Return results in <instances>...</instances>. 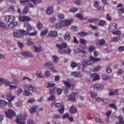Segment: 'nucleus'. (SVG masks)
<instances>
[{"instance_id":"nucleus-1","label":"nucleus","mask_w":124,"mask_h":124,"mask_svg":"<svg viewBox=\"0 0 124 124\" xmlns=\"http://www.w3.org/2000/svg\"><path fill=\"white\" fill-rule=\"evenodd\" d=\"M56 48L58 50L59 54L63 55V54H66L69 55L71 53V50L67 48V44L66 43H62V44H57L55 46Z\"/></svg>"},{"instance_id":"nucleus-2","label":"nucleus","mask_w":124,"mask_h":124,"mask_svg":"<svg viewBox=\"0 0 124 124\" xmlns=\"http://www.w3.org/2000/svg\"><path fill=\"white\" fill-rule=\"evenodd\" d=\"M89 60H83L82 62V67L83 68H86L88 65H90V66H94V62H99L100 61V58H95L93 56H91Z\"/></svg>"},{"instance_id":"nucleus-3","label":"nucleus","mask_w":124,"mask_h":124,"mask_svg":"<svg viewBox=\"0 0 124 124\" xmlns=\"http://www.w3.org/2000/svg\"><path fill=\"white\" fill-rule=\"evenodd\" d=\"M23 88L25 90L23 93L24 96H30V95H31V93L30 92V91L33 92L34 93L36 92V88L33 87V86H32V85L31 84L25 85Z\"/></svg>"},{"instance_id":"nucleus-4","label":"nucleus","mask_w":124,"mask_h":124,"mask_svg":"<svg viewBox=\"0 0 124 124\" xmlns=\"http://www.w3.org/2000/svg\"><path fill=\"white\" fill-rule=\"evenodd\" d=\"M72 22H73V20L72 19H70L58 22L56 24L55 28L56 29H61L63 27H65V28H68V26L70 24H71V23H72Z\"/></svg>"},{"instance_id":"nucleus-5","label":"nucleus","mask_w":124,"mask_h":124,"mask_svg":"<svg viewBox=\"0 0 124 124\" xmlns=\"http://www.w3.org/2000/svg\"><path fill=\"white\" fill-rule=\"evenodd\" d=\"M24 35H28V32L25 30H20L19 31L14 32V36L19 38V37H23Z\"/></svg>"},{"instance_id":"nucleus-6","label":"nucleus","mask_w":124,"mask_h":124,"mask_svg":"<svg viewBox=\"0 0 124 124\" xmlns=\"http://www.w3.org/2000/svg\"><path fill=\"white\" fill-rule=\"evenodd\" d=\"M62 83L66 87V88H65L64 90V93H68V89H69V90H71V91H72V90H73V89H74V87H75V85H74V84H70V83H69V82H68V81H65V80H63Z\"/></svg>"},{"instance_id":"nucleus-7","label":"nucleus","mask_w":124,"mask_h":124,"mask_svg":"<svg viewBox=\"0 0 124 124\" xmlns=\"http://www.w3.org/2000/svg\"><path fill=\"white\" fill-rule=\"evenodd\" d=\"M44 66L47 67L49 69H50V70L52 71L54 73H56V72H57V70L56 69V68L55 67V65H54V63L52 62H45L44 64Z\"/></svg>"},{"instance_id":"nucleus-8","label":"nucleus","mask_w":124,"mask_h":124,"mask_svg":"<svg viewBox=\"0 0 124 124\" xmlns=\"http://www.w3.org/2000/svg\"><path fill=\"white\" fill-rule=\"evenodd\" d=\"M16 123L18 124H26L25 117L22 116V114H19L16 116Z\"/></svg>"},{"instance_id":"nucleus-9","label":"nucleus","mask_w":124,"mask_h":124,"mask_svg":"<svg viewBox=\"0 0 124 124\" xmlns=\"http://www.w3.org/2000/svg\"><path fill=\"white\" fill-rule=\"evenodd\" d=\"M5 114L9 119H12V117L16 116V113L11 109H9L8 111H5Z\"/></svg>"},{"instance_id":"nucleus-10","label":"nucleus","mask_w":124,"mask_h":124,"mask_svg":"<svg viewBox=\"0 0 124 124\" xmlns=\"http://www.w3.org/2000/svg\"><path fill=\"white\" fill-rule=\"evenodd\" d=\"M58 93V94L59 95L62 93V90L61 89L57 88V87L52 88H50L49 89V93L50 94H53L54 93H55L56 92Z\"/></svg>"},{"instance_id":"nucleus-11","label":"nucleus","mask_w":124,"mask_h":124,"mask_svg":"<svg viewBox=\"0 0 124 124\" xmlns=\"http://www.w3.org/2000/svg\"><path fill=\"white\" fill-rule=\"evenodd\" d=\"M16 17L14 16H6L5 17L6 23H13L15 21Z\"/></svg>"},{"instance_id":"nucleus-12","label":"nucleus","mask_w":124,"mask_h":124,"mask_svg":"<svg viewBox=\"0 0 124 124\" xmlns=\"http://www.w3.org/2000/svg\"><path fill=\"white\" fill-rule=\"evenodd\" d=\"M3 97L7 99L8 101H12L15 98V96H12L11 92H9L6 96H3Z\"/></svg>"},{"instance_id":"nucleus-13","label":"nucleus","mask_w":124,"mask_h":124,"mask_svg":"<svg viewBox=\"0 0 124 124\" xmlns=\"http://www.w3.org/2000/svg\"><path fill=\"white\" fill-rule=\"evenodd\" d=\"M93 88L96 91H102L104 89V86L102 84L95 83L93 85Z\"/></svg>"},{"instance_id":"nucleus-14","label":"nucleus","mask_w":124,"mask_h":124,"mask_svg":"<svg viewBox=\"0 0 124 124\" xmlns=\"http://www.w3.org/2000/svg\"><path fill=\"white\" fill-rule=\"evenodd\" d=\"M30 0H20V3L21 4H24L25 6H27L28 7H31L32 8H33L34 7V5H32L31 3H26L30 2Z\"/></svg>"},{"instance_id":"nucleus-15","label":"nucleus","mask_w":124,"mask_h":124,"mask_svg":"<svg viewBox=\"0 0 124 124\" xmlns=\"http://www.w3.org/2000/svg\"><path fill=\"white\" fill-rule=\"evenodd\" d=\"M117 27H118V25L116 24V23H113L110 24L108 29L109 31H110V32L114 31L115 30H117Z\"/></svg>"},{"instance_id":"nucleus-16","label":"nucleus","mask_w":124,"mask_h":124,"mask_svg":"<svg viewBox=\"0 0 124 124\" xmlns=\"http://www.w3.org/2000/svg\"><path fill=\"white\" fill-rule=\"evenodd\" d=\"M21 55L25 58H27V57H29L30 58H33V55L31 54V52H29L28 51H23L21 53Z\"/></svg>"},{"instance_id":"nucleus-17","label":"nucleus","mask_w":124,"mask_h":124,"mask_svg":"<svg viewBox=\"0 0 124 124\" xmlns=\"http://www.w3.org/2000/svg\"><path fill=\"white\" fill-rule=\"evenodd\" d=\"M71 75L74 76V77H77V78H81L82 77V74H81L80 72H73L71 73Z\"/></svg>"},{"instance_id":"nucleus-18","label":"nucleus","mask_w":124,"mask_h":124,"mask_svg":"<svg viewBox=\"0 0 124 124\" xmlns=\"http://www.w3.org/2000/svg\"><path fill=\"white\" fill-rule=\"evenodd\" d=\"M90 76L93 78V81H97L98 80H99V75H97V73L91 74L90 75Z\"/></svg>"},{"instance_id":"nucleus-19","label":"nucleus","mask_w":124,"mask_h":124,"mask_svg":"<svg viewBox=\"0 0 124 124\" xmlns=\"http://www.w3.org/2000/svg\"><path fill=\"white\" fill-rule=\"evenodd\" d=\"M108 94L109 95H111V96L114 95V94L118 95H119V91L118 90H109Z\"/></svg>"},{"instance_id":"nucleus-20","label":"nucleus","mask_w":124,"mask_h":124,"mask_svg":"<svg viewBox=\"0 0 124 124\" xmlns=\"http://www.w3.org/2000/svg\"><path fill=\"white\" fill-rule=\"evenodd\" d=\"M48 34V36H51V37H56L58 36V32L57 31H50Z\"/></svg>"},{"instance_id":"nucleus-21","label":"nucleus","mask_w":124,"mask_h":124,"mask_svg":"<svg viewBox=\"0 0 124 124\" xmlns=\"http://www.w3.org/2000/svg\"><path fill=\"white\" fill-rule=\"evenodd\" d=\"M54 106L56 108H60V107H62V104L60 103H56L55 102H52L51 104V107H54Z\"/></svg>"},{"instance_id":"nucleus-22","label":"nucleus","mask_w":124,"mask_h":124,"mask_svg":"<svg viewBox=\"0 0 124 124\" xmlns=\"http://www.w3.org/2000/svg\"><path fill=\"white\" fill-rule=\"evenodd\" d=\"M76 94L75 93H72L68 98V100L70 101H75V96H76Z\"/></svg>"},{"instance_id":"nucleus-23","label":"nucleus","mask_w":124,"mask_h":124,"mask_svg":"<svg viewBox=\"0 0 124 124\" xmlns=\"http://www.w3.org/2000/svg\"><path fill=\"white\" fill-rule=\"evenodd\" d=\"M37 107L38 106L37 105H35L30 109V112L31 115H33V114L36 112V109H37Z\"/></svg>"},{"instance_id":"nucleus-24","label":"nucleus","mask_w":124,"mask_h":124,"mask_svg":"<svg viewBox=\"0 0 124 124\" xmlns=\"http://www.w3.org/2000/svg\"><path fill=\"white\" fill-rule=\"evenodd\" d=\"M69 112L71 114H75L77 113V108L74 106H71L69 109Z\"/></svg>"},{"instance_id":"nucleus-25","label":"nucleus","mask_w":124,"mask_h":124,"mask_svg":"<svg viewBox=\"0 0 124 124\" xmlns=\"http://www.w3.org/2000/svg\"><path fill=\"white\" fill-rule=\"evenodd\" d=\"M64 39L67 41H69L71 39V37L70 36V33L67 32L64 35Z\"/></svg>"},{"instance_id":"nucleus-26","label":"nucleus","mask_w":124,"mask_h":124,"mask_svg":"<svg viewBox=\"0 0 124 124\" xmlns=\"http://www.w3.org/2000/svg\"><path fill=\"white\" fill-rule=\"evenodd\" d=\"M118 119L119 121L116 122V124H124V117L123 116H119Z\"/></svg>"},{"instance_id":"nucleus-27","label":"nucleus","mask_w":124,"mask_h":124,"mask_svg":"<svg viewBox=\"0 0 124 124\" xmlns=\"http://www.w3.org/2000/svg\"><path fill=\"white\" fill-rule=\"evenodd\" d=\"M97 45H100V46H103L105 44V40L104 39H102L98 40L96 42Z\"/></svg>"},{"instance_id":"nucleus-28","label":"nucleus","mask_w":124,"mask_h":124,"mask_svg":"<svg viewBox=\"0 0 124 124\" xmlns=\"http://www.w3.org/2000/svg\"><path fill=\"white\" fill-rule=\"evenodd\" d=\"M18 25V22H10V24L8 25V27L10 29H12L16 27Z\"/></svg>"},{"instance_id":"nucleus-29","label":"nucleus","mask_w":124,"mask_h":124,"mask_svg":"<svg viewBox=\"0 0 124 124\" xmlns=\"http://www.w3.org/2000/svg\"><path fill=\"white\" fill-rule=\"evenodd\" d=\"M34 52L35 53H40V52H41L42 51V47L41 46H34Z\"/></svg>"},{"instance_id":"nucleus-30","label":"nucleus","mask_w":124,"mask_h":124,"mask_svg":"<svg viewBox=\"0 0 124 124\" xmlns=\"http://www.w3.org/2000/svg\"><path fill=\"white\" fill-rule=\"evenodd\" d=\"M53 11H54V9H53V7H49L47 8L46 13L48 15H50V14H52V13H53Z\"/></svg>"},{"instance_id":"nucleus-31","label":"nucleus","mask_w":124,"mask_h":124,"mask_svg":"<svg viewBox=\"0 0 124 124\" xmlns=\"http://www.w3.org/2000/svg\"><path fill=\"white\" fill-rule=\"evenodd\" d=\"M24 26L27 28V31H31V26L30 25L29 22H26Z\"/></svg>"},{"instance_id":"nucleus-32","label":"nucleus","mask_w":124,"mask_h":124,"mask_svg":"<svg viewBox=\"0 0 124 124\" xmlns=\"http://www.w3.org/2000/svg\"><path fill=\"white\" fill-rule=\"evenodd\" d=\"M52 61L55 63H57L59 62V57L56 55H53L52 56Z\"/></svg>"},{"instance_id":"nucleus-33","label":"nucleus","mask_w":124,"mask_h":124,"mask_svg":"<svg viewBox=\"0 0 124 124\" xmlns=\"http://www.w3.org/2000/svg\"><path fill=\"white\" fill-rule=\"evenodd\" d=\"M75 53H76V54H77V53H81V54H83L84 55H86L87 54L86 51H84V50H80V48H77L75 50Z\"/></svg>"},{"instance_id":"nucleus-34","label":"nucleus","mask_w":124,"mask_h":124,"mask_svg":"<svg viewBox=\"0 0 124 124\" xmlns=\"http://www.w3.org/2000/svg\"><path fill=\"white\" fill-rule=\"evenodd\" d=\"M101 77H102V79L103 80H104V81H106L107 80H108V79L110 78V76L106 74H103L101 76Z\"/></svg>"},{"instance_id":"nucleus-35","label":"nucleus","mask_w":124,"mask_h":124,"mask_svg":"<svg viewBox=\"0 0 124 124\" xmlns=\"http://www.w3.org/2000/svg\"><path fill=\"white\" fill-rule=\"evenodd\" d=\"M6 105H7V102L4 100H0V106L3 107V106H6Z\"/></svg>"},{"instance_id":"nucleus-36","label":"nucleus","mask_w":124,"mask_h":124,"mask_svg":"<svg viewBox=\"0 0 124 124\" xmlns=\"http://www.w3.org/2000/svg\"><path fill=\"white\" fill-rule=\"evenodd\" d=\"M36 76L38 78H43V74L41 71H37L36 73Z\"/></svg>"},{"instance_id":"nucleus-37","label":"nucleus","mask_w":124,"mask_h":124,"mask_svg":"<svg viewBox=\"0 0 124 124\" xmlns=\"http://www.w3.org/2000/svg\"><path fill=\"white\" fill-rule=\"evenodd\" d=\"M48 33V30H45L41 31V36L42 37H43V36H45Z\"/></svg>"},{"instance_id":"nucleus-38","label":"nucleus","mask_w":124,"mask_h":124,"mask_svg":"<svg viewBox=\"0 0 124 124\" xmlns=\"http://www.w3.org/2000/svg\"><path fill=\"white\" fill-rule=\"evenodd\" d=\"M88 22H89V23H94L95 24V23H97V22H98V19H97V18L89 19L88 20Z\"/></svg>"},{"instance_id":"nucleus-39","label":"nucleus","mask_w":124,"mask_h":124,"mask_svg":"<svg viewBox=\"0 0 124 124\" xmlns=\"http://www.w3.org/2000/svg\"><path fill=\"white\" fill-rule=\"evenodd\" d=\"M31 1L33 2L34 4H39L41 3V0H30Z\"/></svg>"},{"instance_id":"nucleus-40","label":"nucleus","mask_w":124,"mask_h":124,"mask_svg":"<svg viewBox=\"0 0 124 124\" xmlns=\"http://www.w3.org/2000/svg\"><path fill=\"white\" fill-rule=\"evenodd\" d=\"M0 27L3 29V30H6L7 29L6 25L3 22H0Z\"/></svg>"},{"instance_id":"nucleus-41","label":"nucleus","mask_w":124,"mask_h":124,"mask_svg":"<svg viewBox=\"0 0 124 124\" xmlns=\"http://www.w3.org/2000/svg\"><path fill=\"white\" fill-rule=\"evenodd\" d=\"M100 69H101V66H97L95 67V68L93 69V72H96V71H99Z\"/></svg>"},{"instance_id":"nucleus-42","label":"nucleus","mask_w":124,"mask_h":124,"mask_svg":"<svg viewBox=\"0 0 124 124\" xmlns=\"http://www.w3.org/2000/svg\"><path fill=\"white\" fill-rule=\"evenodd\" d=\"M90 94L91 97H96L97 96V93L96 92H91Z\"/></svg>"},{"instance_id":"nucleus-43","label":"nucleus","mask_w":124,"mask_h":124,"mask_svg":"<svg viewBox=\"0 0 124 124\" xmlns=\"http://www.w3.org/2000/svg\"><path fill=\"white\" fill-rule=\"evenodd\" d=\"M94 121L95 123H97L98 124H100V123H103V121H102V120L100 119V118L98 117L95 118Z\"/></svg>"},{"instance_id":"nucleus-44","label":"nucleus","mask_w":124,"mask_h":124,"mask_svg":"<svg viewBox=\"0 0 124 124\" xmlns=\"http://www.w3.org/2000/svg\"><path fill=\"white\" fill-rule=\"evenodd\" d=\"M37 25L38 29H39L40 31H41V30H42V28H43V25L39 21L38 22Z\"/></svg>"},{"instance_id":"nucleus-45","label":"nucleus","mask_w":124,"mask_h":124,"mask_svg":"<svg viewBox=\"0 0 124 124\" xmlns=\"http://www.w3.org/2000/svg\"><path fill=\"white\" fill-rule=\"evenodd\" d=\"M27 45L28 46H33V43L31 42V39H28L27 40Z\"/></svg>"},{"instance_id":"nucleus-46","label":"nucleus","mask_w":124,"mask_h":124,"mask_svg":"<svg viewBox=\"0 0 124 124\" xmlns=\"http://www.w3.org/2000/svg\"><path fill=\"white\" fill-rule=\"evenodd\" d=\"M78 34L79 35V36L84 37V36H86V35H87L88 33L81 31V32H78Z\"/></svg>"},{"instance_id":"nucleus-47","label":"nucleus","mask_w":124,"mask_h":124,"mask_svg":"<svg viewBox=\"0 0 124 124\" xmlns=\"http://www.w3.org/2000/svg\"><path fill=\"white\" fill-rule=\"evenodd\" d=\"M15 10V7L14 6H10L8 8V11L13 12Z\"/></svg>"},{"instance_id":"nucleus-48","label":"nucleus","mask_w":124,"mask_h":124,"mask_svg":"<svg viewBox=\"0 0 124 124\" xmlns=\"http://www.w3.org/2000/svg\"><path fill=\"white\" fill-rule=\"evenodd\" d=\"M75 17H77V18H78V19H83L84 18V16L82 14H78L75 15Z\"/></svg>"},{"instance_id":"nucleus-49","label":"nucleus","mask_w":124,"mask_h":124,"mask_svg":"<svg viewBox=\"0 0 124 124\" xmlns=\"http://www.w3.org/2000/svg\"><path fill=\"white\" fill-rule=\"evenodd\" d=\"M28 32V34L30 35V36H34L36 34H37V31H34V32H31V33H29Z\"/></svg>"},{"instance_id":"nucleus-50","label":"nucleus","mask_w":124,"mask_h":124,"mask_svg":"<svg viewBox=\"0 0 124 124\" xmlns=\"http://www.w3.org/2000/svg\"><path fill=\"white\" fill-rule=\"evenodd\" d=\"M23 93V90H22V89L21 88H18L17 89L16 93L17 94V95H20V94H21V93Z\"/></svg>"},{"instance_id":"nucleus-51","label":"nucleus","mask_w":124,"mask_h":124,"mask_svg":"<svg viewBox=\"0 0 124 124\" xmlns=\"http://www.w3.org/2000/svg\"><path fill=\"white\" fill-rule=\"evenodd\" d=\"M120 40V37H114L111 39V42H114L115 41H119Z\"/></svg>"},{"instance_id":"nucleus-52","label":"nucleus","mask_w":124,"mask_h":124,"mask_svg":"<svg viewBox=\"0 0 124 124\" xmlns=\"http://www.w3.org/2000/svg\"><path fill=\"white\" fill-rule=\"evenodd\" d=\"M64 111V106H62L61 108L59 109V112L60 114H62Z\"/></svg>"},{"instance_id":"nucleus-53","label":"nucleus","mask_w":124,"mask_h":124,"mask_svg":"<svg viewBox=\"0 0 124 124\" xmlns=\"http://www.w3.org/2000/svg\"><path fill=\"white\" fill-rule=\"evenodd\" d=\"M105 24V21L101 20L99 21L98 26H103Z\"/></svg>"},{"instance_id":"nucleus-54","label":"nucleus","mask_w":124,"mask_h":124,"mask_svg":"<svg viewBox=\"0 0 124 124\" xmlns=\"http://www.w3.org/2000/svg\"><path fill=\"white\" fill-rule=\"evenodd\" d=\"M110 108H113L115 110H117V106L114 104H110L109 105Z\"/></svg>"},{"instance_id":"nucleus-55","label":"nucleus","mask_w":124,"mask_h":124,"mask_svg":"<svg viewBox=\"0 0 124 124\" xmlns=\"http://www.w3.org/2000/svg\"><path fill=\"white\" fill-rule=\"evenodd\" d=\"M48 99L49 100H55V99H56V96L52 94L49 97Z\"/></svg>"},{"instance_id":"nucleus-56","label":"nucleus","mask_w":124,"mask_h":124,"mask_svg":"<svg viewBox=\"0 0 124 124\" xmlns=\"http://www.w3.org/2000/svg\"><path fill=\"white\" fill-rule=\"evenodd\" d=\"M89 50L90 52H93L94 51V49H95V47L93 46H91L89 47Z\"/></svg>"},{"instance_id":"nucleus-57","label":"nucleus","mask_w":124,"mask_h":124,"mask_svg":"<svg viewBox=\"0 0 124 124\" xmlns=\"http://www.w3.org/2000/svg\"><path fill=\"white\" fill-rule=\"evenodd\" d=\"M78 10V9H77V8H71L69 10L70 12H76V11H77Z\"/></svg>"},{"instance_id":"nucleus-58","label":"nucleus","mask_w":124,"mask_h":124,"mask_svg":"<svg viewBox=\"0 0 124 124\" xmlns=\"http://www.w3.org/2000/svg\"><path fill=\"white\" fill-rule=\"evenodd\" d=\"M55 86V84L54 83H48L47 86V88H50V89H52V88H55L53 87Z\"/></svg>"},{"instance_id":"nucleus-59","label":"nucleus","mask_w":124,"mask_h":124,"mask_svg":"<svg viewBox=\"0 0 124 124\" xmlns=\"http://www.w3.org/2000/svg\"><path fill=\"white\" fill-rule=\"evenodd\" d=\"M18 19L19 21H21V22H24V16H23L21 15H19L18 16Z\"/></svg>"},{"instance_id":"nucleus-60","label":"nucleus","mask_w":124,"mask_h":124,"mask_svg":"<svg viewBox=\"0 0 124 124\" xmlns=\"http://www.w3.org/2000/svg\"><path fill=\"white\" fill-rule=\"evenodd\" d=\"M112 34H118V35L121 34V31H119V30H117V31H113L112 32Z\"/></svg>"},{"instance_id":"nucleus-61","label":"nucleus","mask_w":124,"mask_h":124,"mask_svg":"<svg viewBox=\"0 0 124 124\" xmlns=\"http://www.w3.org/2000/svg\"><path fill=\"white\" fill-rule=\"evenodd\" d=\"M17 86L14 85H9V89L10 90H15V89H17Z\"/></svg>"},{"instance_id":"nucleus-62","label":"nucleus","mask_w":124,"mask_h":124,"mask_svg":"<svg viewBox=\"0 0 124 124\" xmlns=\"http://www.w3.org/2000/svg\"><path fill=\"white\" fill-rule=\"evenodd\" d=\"M78 65V64L75 62H72L71 64V67H76Z\"/></svg>"},{"instance_id":"nucleus-63","label":"nucleus","mask_w":124,"mask_h":124,"mask_svg":"<svg viewBox=\"0 0 124 124\" xmlns=\"http://www.w3.org/2000/svg\"><path fill=\"white\" fill-rule=\"evenodd\" d=\"M106 71L107 73H111L112 72V69L110 68L109 66H108L106 68Z\"/></svg>"},{"instance_id":"nucleus-64","label":"nucleus","mask_w":124,"mask_h":124,"mask_svg":"<svg viewBox=\"0 0 124 124\" xmlns=\"http://www.w3.org/2000/svg\"><path fill=\"white\" fill-rule=\"evenodd\" d=\"M23 104V103H22L21 101H18L16 104V106L17 107L21 106Z\"/></svg>"}]
</instances>
